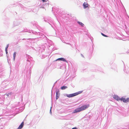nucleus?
Wrapping results in <instances>:
<instances>
[{"label":"nucleus","instance_id":"12","mask_svg":"<svg viewBox=\"0 0 129 129\" xmlns=\"http://www.w3.org/2000/svg\"><path fill=\"white\" fill-rule=\"evenodd\" d=\"M16 53V52H14L13 54V59L14 60L15 58Z\"/></svg>","mask_w":129,"mask_h":129},{"label":"nucleus","instance_id":"4","mask_svg":"<svg viewBox=\"0 0 129 129\" xmlns=\"http://www.w3.org/2000/svg\"><path fill=\"white\" fill-rule=\"evenodd\" d=\"M121 101H122L123 102L127 103L129 101V98H127L126 99L123 98H121Z\"/></svg>","mask_w":129,"mask_h":129},{"label":"nucleus","instance_id":"14","mask_svg":"<svg viewBox=\"0 0 129 129\" xmlns=\"http://www.w3.org/2000/svg\"><path fill=\"white\" fill-rule=\"evenodd\" d=\"M101 34L102 36H104V37H108V36H107L106 35H104V34H103L102 33Z\"/></svg>","mask_w":129,"mask_h":129},{"label":"nucleus","instance_id":"13","mask_svg":"<svg viewBox=\"0 0 129 129\" xmlns=\"http://www.w3.org/2000/svg\"><path fill=\"white\" fill-rule=\"evenodd\" d=\"M8 45L6 47V48H5V51H6V54H7L8 53V50H7V49L8 48Z\"/></svg>","mask_w":129,"mask_h":129},{"label":"nucleus","instance_id":"11","mask_svg":"<svg viewBox=\"0 0 129 129\" xmlns=\"http://www.w3.org/2000/svg\"><path fill=\"white\" fill-rule=\"evenodd\" d=\"M78 23L80 25L82 26H83L84 25V24L81 22H78Z\"/></svg>","mask_w":129,"mask_h":129},{"label":"nucleus","instance_id":"7","mask_svg":"<svg viewBox=\"0 0 129 129\" xmlns=\"http://www.w3.org/2000/svg\"><path fill=\"white\" fill-rule=\"evenodd\" d=\"M113 98L117 101L120 100L121 99V98H120L117 95H114L113 96Z\"/></svg>","mask_w":129,"mask_h":129},{"label":"nucleus","instance_id":"17","mask_svg":"<svg viewBox=\"0 0 129 129\" xmlns=\"http://www.w3.org/2000/svg\"><path fill=\"white\" fill-rule=\"evenodd\" d=\"M51 108L50 110V112L51 113Z\"/></svg>","mask_w":129,"mask_h":129},{"label":"nucleus","instance_id":"2","mask_svg":"<svg viewBox=\"0 0 129 129\" xmlns=\"http://www.w3.org/2000/svg\"><path fill=\"white\" fill-rule=\"evenodd\" d=\"M89 106V105L87 104L83 105L81 107L75 109L73 112V113H76L80 112L81 111L84 110Z\"/></svg>","mask_w":129,"mask_h":129},{"label":"nucleus","instance_id":"1","mask_svg":"<svg viewBox=\"0 0 129 129\" xmlns=\"http://www.w3.org/2000/svg\"><path fill=\"white\" fill-rule=\"evenodd\" d=\"M89 106V105L87 104L83 105L81 107L75 109L73 112V113H76L80 112L81 111L84 110Z\"/></svg>","mask_w":129,"mask_h":129},{"label":"nucleus","instance_id":"15","mask_svg":"<svg viewBox=\"0 0 129 129\" xmlns=\"http://www.w3.org/2000/svg\"><path fill=\"white\" fill-rule=\"evenodd\" d=\"M78 129L76 127H74L72 129Z\"/></svg>","mask_w":129,"mask_h":129},{"label":"nucleus","instance_id":"3","mask_svg":"<svg viewBox=\"0 0 129 129\" xmlns=\"http://www.w3.org/2000/svg\"><path fill=\"white\" fill-rule=\"evenodd\" d=\"M82 91H80L73 93L69 94L67 95V96L69 98L72 97L81 93L82 92Z\"/></svg>","mask_w":129,"mask_h":129},{"label":"nucleus","instance_id":"16","mask_svg":"<svg viewBox=\"0 0 129 129\" xmlns=\"http://www.w3.org/2000/svg\"><path fill=\"white\" fill-rule=\"evenodd\" d=\"M43 2H46V1L45 0H42Z\"/></svg>","mask_w":129,"mask_h":129},{"label":"nucleus","instance_id":"8","mask_svg":"<svg viewBox=\"0 0 129 129\" xmlns=\"http://www.w3.org/2000/svg\"><path fill=\"white\" fill-rule=\"evenodd\" d=\"M58 60H61V61H65L67 62V61L64 58H58L56 60V61H57Z\"/></svg>","mask_w":129,"mask_h":129},{"label":"nucleus","instance_id":"10","mask_svg":"<svg viewBox=\"0 0 129 129\" xmlns=\"http://www.w3.org/2000/svg\"><path fill=\"white\" fill-rule=\"evenodd\" d=\"M67 88V87L66 86H63L61 87V89L62 90H64Z\"/></svg>","mask_w":129,"mask_h":129},{"label":"nucleus","instance_id":"5","mask_svg":"<svg viewBox=\"0 0 129 129\" xmlns=\"http://www.w3.org/2000/svg\"><path fill=\"white\" fill-rule=\"evenodd\" d=\"M83 6L84 8L85 9L87 8H88L89 5L87 3L84 2L83 4Z\"/></svg>","mask_w":129,"mask_h":129},{"label":"nucleus","instance_id":"9","mask_svg":"<svg viewBox=\"0 0 129 129\" xmlns=\"http://www.w3.org/2000/svg\"><path fill=\"white\" fill-rule=\"evenodd\" d=\"M24 125V122H22L21 124L19 126V127L17 128V129H21L23 127Z\"/></svg>","mask_w":129,"mask_h":129},{"label":"nucleus","instance_id":"6","mask_svg":"<svg viewBox=\"0 0 129 129\" xmlns=\"http://www.w3.org/2000/svg\"><path fill=\"white\" fill-rule=\"evenodd\" d=\"M59 90L58 89H57L56 90V99H57L59 98Z\"/></svg>","mask_w":129,"mask_h":129}]
</instances>
